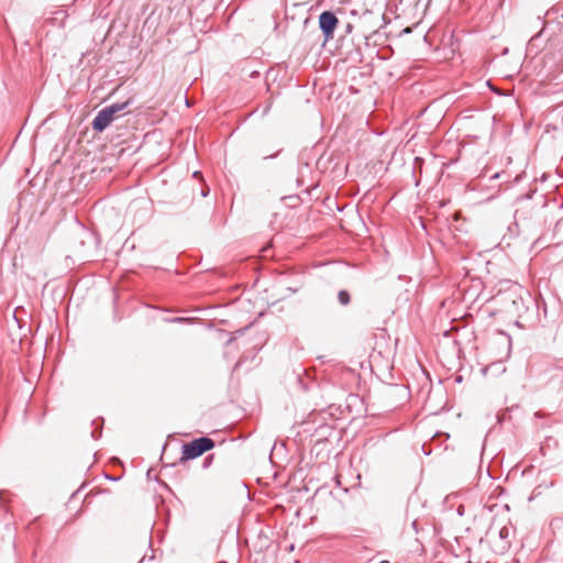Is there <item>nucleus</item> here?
Instances as JSON below:
<instances>
[{"label": "nucleus", "instance_id": "f257e3e1", "mask_svg": "<svg viewBox=\"0 0 563 563\" xmlns=\"http://www.w3.org/2000/svg\"><path fill=\"white\" fill-rule=\"evenodd\" d=\"M214 446V441L207 437L195 439L183 445L181 461L194 460Z\"/></svg>", "mask_w": 563, "mask_h": 563}, {"label": "nucleus", "instance_id": "f03ea898", "mask_svg": "<svg viewBox=\"0 0 563 563\" xmlns=\"http://www.w3.org/2000/svg\"><path fill=\"white\" fill-rule=\"evenodd\" d=\"M128 102L114 103L101 109L92 121V129L97 132H102L113 121L115 113L124 110Z\"/></svg>", "mask_w": 563, "mask_h": 563}, {"label": "nucleus", "instance_id": "7ed1b4c3", "mask_svg": "<svg viewBox=\"0 0 563 563\" xmlns=\"http://www.w3.org/2000/svg\"><path fill=\"white\" fill-rule=\"evenodd\" d=\"M338 23V18L331 11H324L319 16V27L327 40L333 37Z\"/></svg>", "mask_w": 563, "mask_h": 563}, {"label": "nucleus", "instance_id": "20e7f679", "mask_svg": "<svg viewBox=\"0 0 563 563\" xmlns=\"http://www.w3.org/2000/svg\"><path fill=\"white\" fill-rule=\"evenodd\" d=\"M338 299L341 305H347L350 302V294L346 290H340L338 294Z\"/></svg>", "mask_w": 563, "mask_h": 563}, {"label": "nucleus", "instance_id": "39448f33", "mask_svg": "<svg viewBox=\"0 0 563 563\" xmlns=\"http://www.w3.org/2000/svg\"><path fill=\"white\" fill-rule=\"evenodd\" d=\"M505 536H507V528L500 530V537L504 538Z\"/></svg>", "mask_w": 563, "mask_h": 563}, {"label": "nucleus", "instance_id": "423d86ee", "mask_svg": "<svg viewBox=\"0 0 563 563\" xmlns=\"http://www.w3.org/2000/svg\"><path fill=\"white\" fill-rule=\"evenodd\" d=\"M200 175H201V174H200L199 172H195V173H194V176H195V177H198V176H200Z\"/></svg>", "mask_w": 563, "mask_h": 563}, {"label": "nucleus", "instance_id": "0eeeda50", "mask_svg": "<svg viewBox=\"0 0 563 563\" xmlns=\"http://www.w3.org/2000/svg\"><path fill=\"white\" fill-rule=\"evenodd\" d=\"M201 195H202L203 197H206V196L208 195V191L202 190Z\"/></svg>", "mask_w": 563, "mask_h": 563}]
</instances>
